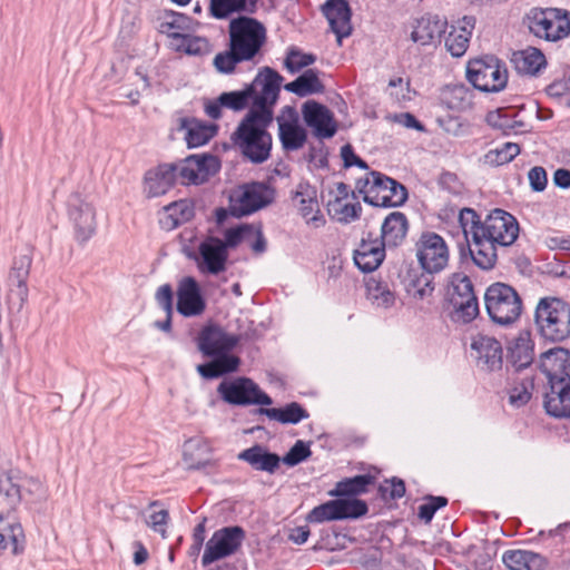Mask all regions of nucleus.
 <instances>
[{
	"mask_svg": "<svg viewBox=\"0 0 570 570\" xmlns=\"http://www.w3.org/2000/svg\"><path fill=\"white\" fill-rule=\"evenodd\" d=\"M284 78L278 72L267 71L262 96L232 134L235 148L253 164H262L271 156L272 135L267 131L273 121V106L276 104Z\"/></svg>",
	"mask_w": 570,
	"mask_h": 570,
	"instance_id": "f257e3e1",
	"label": "nucleus"
},
{
	"mask_svg": "<svg viewBox=\"0 0 570 570\" xmlns=\"http://www.w3.org/2000/svg\"><path fill=\"white\" fill-rule=\"evenodd\" d=\"M540 370L546 377V412L557 419L570 417V352L554 347L542 353Z\"/></svg>",
	"mask_w": 570,
	"mask_h": 570,
	"instance_id": "f03ea898",
	"label": "nucleus"
},
{
	"mask_svg": "<svg viewBox=\"0 0 570 570\" xmlns=\"http://www.w3.org/2000/svg\"><path fill=\"white\" fill-rule=\"evenodd\" d=\"M534 324L546 341H566L570 337V305L559 297L540 298L534 311Z\"/></svg>",
	"mask_w": 570,
	"mask_h": 570,
	"instance_id": "7ed1b4c3",
	"label": "nucleus"
},
{
	"mask_svg": "<svg viewBox=\"0 0 570 570\" xmlns=\"http://www.w3.org/2000/svg\"><path fill=\"white\" fill-rule=\"evenodd\" d=\"M356 189L365 203L375 207H397L407 198L402 184L379 171H371L365 178L357 179Z\"/></svg>",
	"mask_w": 570,
	"mask_h": 570,
	"instance_id": "20e7f679",
	"label": "nucleus"
},
{
	"mask_svg": "<svg viewBox=\"0 0 570 570\" xmlns=\"http://www.w3.org/2000/svg\"><path fill=\"white\" fill-rule=\"evenodd\" d=\"M0 495L10 509L24 501L32 505L47 499V491L39 479L10 470L0 476Z\"/></svg>",
	"mask_w": 570,
	"mask_h": 570,
	"instance_id": "39448f33",
	"label": "nucleus"
},
{
	"mask_svg": "<svg viewBox=\"0 0 570 570\" xmlns=\"http://www.w3.org/2000/svg\"><path fill=\"white\" fill-rule=\"evenodd\" d=\"M485 309L490 318L499 325H510L522 313V299L518 292L504 283L490 285L484 293Z\"/></svg>",
	"mask_w": 570,
	"mask_h": 570,
	"instance_id": "423d86ee",
	"label": "nucleus"
},
{
	"mask_svg": "<svg viewBox=\"0 0 570 570\" xmlns=\"http://www.w3.org/2000/svg\"><path fill=\"white\" fill-rule=\"evenodd\" d=\"M228 33L232 48L248 60L254 59L266 42L265 26L257 19L246 16L230 20Z\"/></svg>",
	"mask_w": 570,
	"mask_h": 570,
	"instance_id": "0eeeda50",
	"label": "nucleus"
},
{
	"mask_svg": "<svg viewBox=\"0 0 570 570\" xmlns=\"http://www.w3.org/2000/svg\"><path fill=\"white\" fill-rule=\"evenodd\" d=\"M466 77L480 91L499 92L507 86L508 70L497 57L484 56L468 62Z\"/></svg>",
	"mask_w": 570,
	"mask_h": 570,
	"instance_id": "6e6552de",
	"label": "nucleus"
},
{
	"mask_svg": "<svg viewBox=\"0 0 570 570\" xmlns=\"http://www.w3.org/2000/svg\"><path fill=\"white\" fill-rule=\"evenodd\" d=\"M246 539L245 530L239 525H229L216 530L205 544L202 564H209L235 554Z\"/></svg>",
	"mask_w": 570,
	"mask_h": 570,
	"instance_id": "1a4fd4ad",
	"label": "nucleus"
},
{
	"mask_svg": "<svg viewBox=\"0 0 570 570\" xmlns=\"http://www.w3.org/2000/svg\"><path fill=\"white\" fill-rule=\"evenodd\" d=\"M448 295L456 321L470 323L478 316V298L474 294L472 282L466 275L455 273L451 276Z\"/></svg>",
	"mask_w": 570,
	"mask_h": 570,
	"instance_id": "9d476101",
	"label": "nucleus"
},
{
	"mask_svg": "<svg viewBox=\"0 0 570 570\" xmlns=\"http://www.w3.org/2000/svg\"><path fill=\"white\" fill-rule=\"evenodd\" d=\"M530 31L548 41L570 35V13L556 8L534 11L529 21Z\"/></svg>",
	"mask_w": 570,
	"mask_h": 570,
	"instance_id": "9b49d317",
	"label": "nucleus"
},
{
	"mask_svg": "<svg viewBox=\"0 0 570 570\" xmlns=\"http://www.w3.org/2000/svg\"><path fill=\"white\" fill-rule=\"evenodd\" d=\"M275 197V190L264 183L240 186L230 196V209L236 216L249 215L267 205Z\"/></svg>",
	"mask_w": 570,
	"mask_h": 570,
	"instance_id": "f8f14e48",
	"label": "nucleus"
},
{
	"mask_svg": "<svg viewBox=\"0 0 570 570\" xmlns=\"http://www.w3.org/2000/svg\"><path fill=\"white\" fill-rule=\"evenodd\" d=\"M416 258L423 271L439 273L449 262V249L445 240L433 232L422 233L415 244Z\"/></svg>",
	"mask_w": 570,
	"mask_h": 570,
	"instance_id": "ddd939ff",
	"label": "nucleus"
},
{
	"mask_svg": "<svg viewBox=\"0 0 570 570\" xmlns=\"http://www.w3.org/2000/svg\"><path fill=\"white\" fill-rule=\"evenodd\" d=\"M217 391L225 402L233 405H271L273 403L271 396L264 393L253 380L247 377L222 382Z\"/></svg>",
	"mask_w": 570,
	"mask_h": 570,
	"instance_id": "4468645a",
	"label": "nucleus"
},
{
	"mask_svg": "<svg viewBox=\"0 0 570 570\" xmlns=\"http://www.w3.org/2000/svg\"><path fill=\"white\" fill-rule=\"evenodd\" d=\"M367 512L364 501L357 499H336L313 508L306 517L309 523H323L334 520L357 519Z\"/></svg>",
	"mask_w": 570,
	"mask_h": 570,
	"instance_id": "2eb2a0df",
	"label": "nucleus"
},
{
	"mask_svg": "<svg viewBox=\"0 0 570 570\" xmlns=\"http://www.w3.org/2000/svg\"><path fill=\"white\" fill-rule=\"evenodd\" d=\"M174 165L177 179L183 185H200L220 168L218 158L208 154L191 155Z\"/></svg>",
	"mask_w": 570,
	"mask_h": 570,
	"instance_id": "dca6fc26",
	"label": "nucleus"
},
{
	"mask_svg": "<svg viewBox=\"0 0 570 570\" xmlns=\"http://www.w3.org/2000/svg\"><path fill=\"white\" fill-rule=\"evenodd\" d=\"M481 236L500 246L512 245L519 235L517 219L503 209H494L483 222Z\"/></svg>",
	"mask_w": 570,
	"mask_h": 570,
	"instance_id": "f3484780",
	"label": "nucleus"
},
{
	"mask_svg": "<svg viewBox=\"0 0 570 570\" xmlns=\"http://www.w3.org/2000/svg\"><path fill=\"white\" fill-rule=\"evenodd\" d=\"M68 216L73 224L76 237L85 243L96 232V212L92 204L81 194L72 193L67 200Z\"/></svg>",
	"mask_w": 570,
	"mask_h": 570,
	"instance_id": "a211bd4d",
	"label": "nucleus"
},
{
	"mask_svg": "<svg viewBox=\"0 0 570 570\" xmlns=\"http://www.w3.org/2000/svg\"><path fill=\"white\" fill-rule=\"evenodd\" d=\"M471 356L479 371L495 373L501 371L503 365V348L501 343L488 335L479 334L472 338Z\"/></svg>",
	"mask_w": 570,
	"mask_h": 570,
	"instance_id": "6ab92c4d",
	"label": "nucleus"
},
{
	"mask_svg": "<svg viewBox=\"0 0 570 570\" xmlns=\"http://www.w3.org/2000/svg\"><path fill=\"white\" fill-rule=\"evenodd\" d=\"M303 120L317 139L332 138L337 131L334 114L324 105L307 100L302 106Z\"/></svg>",
	"mask_w": 570,
	"mask_h": 570,
	"instance_id": "aec40b11",
	"label": "nucleus"
},
{
	"mask_svg": "<svg viewBox=\"0 0 570 570\" xmlns=\"http://www.w3.org/2000/svg\"><path fill=\"white\" fill-rule=\"evenodd\" d=\"M276 120L283 149L287 151L301 149L306 142L307 134L298 124L297 111L291 106H285Z\"/></svg>",
	"mask_w": 570,
	"mask_h": 570,
	"instance_id": "412c9836",
	"label": "nucleus"
},
{
	"mask_svg": "<svg viewBox=\"0 0 570 570\" xmlns=\"http://www.w3.org/2000/svg\"><path fill=\"white\" fill-rule=\"evenodd\" d=\"M267 71L276 72L274 69L269 67H264L257 73L254 81L245 89L223 92L222 95H219V104L223 105L225 108L232 109L234 111L245 109L249 102H252L253 105L252 108H255V101L263 94L265 79H267Z\"/></svg>",
	"mask_w": 570,
	"mask_h": 570,
	"instance_id": "4be33fe9",
	"label": "nucleus"
},
{
	"mask_svg": "<svg viewBox=\"0 0 570 570\" xmlns=\"http://www.w3.org/2000/svg\"><path fill=\"white\" fill-rule=\"evenodd\" d=\"M446 27V20L431 13L413 18L407 24V28L411 30L410 39L420 46H429L440 41Z\"/></svg>",
	"mask_w": 570,
	"mask_h": 570,
	"instance_id": "5701e85b",
	"label": "nucleus"
},
{
	"mask_svg": "<svg viewBox=\"0 0 570 570\" xmlns=\"http://www.w3.org/2000/svg\"><path fill=\"white\" fill-rule=\"evenodd\" d=\"M322 13L330 24V29L336 36L338 46L342 40L352 35V10L346 0H326L322 6Z\"/></svg>",
	"mask_w": 570,
	"mask_h": 570,
	"instance_id": "b1692460",
	"label": "nucleus"
},
{
	"mask_svg": "<svg viewBox=\"0 0 570 570\" xmlns=\"http://www.w3.org/2000/svg\"><path fill=\"white\" fill-rule=\"evenodd\" d=\"M238 342V335L229 334L215 324L205 326L198 335V348L206 356L229 352Z\"/></svg>",
	"mask_w": 570,
	"mask_h": 570,
	"instance_id": "393cba45",
	"label": "nucleus"
},
{
	"mask_svg": "<svg viewBox=\"0 0 570 570\" xmlns=\"http://www.w3.org/2000/svg\"><path fill=\"white\" fill-rule=\"evenodd\" d=\"M198 268L202 273L218 275L226 269L228 252L218 237H207L198 247Z\"/></svg>",
	"mask_w": 570,
	"mask_h": 570,
	"instance_id": "a878e982",
	"label": "nucleus"
},
{
	"mask_svg": "<svg viewBox=\"0 0 570 570\" xmlns=\"http://www.w3.org/2000/svg\"><path fill=\"white\" fill-rule=\"evenodd\" d=\"M295 205L305 220L312 228H321L326 220L320 209L316 189L308 184H299L294 196Z\"/></svg>",
	"mask_w": 570,
	"mask_h": 570,
	"instance_id": "bb28decb",
	"label": "nucleus"
},
{
	"mask_svg": "<svg viewBox=\"0 0 570 570\" xmlns=\"http://www.w3.org/2000/svg\"><path fill=\"white\" fill-rule=\"evenodd\" d=\"M206 302L200 288L193 277L180 281L177 289V312L185 317L198 316L204 313Z\"/></svg>",
	"mask_w": 570,
	"mask_h": 570,
	"instance_id": "cd10ccee",
	"label": "nucleus"
},
{
	"mask_svg": "<svg viewBox=\"0 0 570 570\" xmlns=\"http://www.w3.org/2000/svg\"><path fill=\"white\" fill-rule=\"evenodd\" d=\"M31 264L32 254L27 249L14 256L9 272L8 282L11 287L10 293L18 297L19 307H21L28 298L27 279L29 277Z\"/></svg>",
	"mask_w": 570,
	"mask_h": 570,
	"instance_id": "c85d7f7f",
	"label": "nucleus"
},
{
	"mask_svg": "<svg viewBox=\"0 0 570 570\" xmlns=\"http://www.w3.org/2000/svg\"><path fill=\"white\" fill-rule=\"evenodd\" d=\"M177 180L174 164H163L146 171L144 177V193L147 197L165 195Z\"/></svg>",
	"mask_w": 570,
	"mask_h": 570,
	"instance_id": "c756f323",
	"label": "nucleus"
},
{
	"mask_svg": "<svg viewBox=\"0 0 570 570\" xmlns=\"http://www.w3.org/2000/svg\"><path fill=\"white\" fill-rule=\"evenodd\" d=\"M474 27L475 18L472 16H464L458 20L456 24L451 27L450 32L445 37L444 45L453 57L459 58L465 53Z\"/></svg>",
	"mask_w": 570,
	"mask_h": 570,
	"instance_id": "7c9ffc66",
	"label": "nucleus"
},
{
	"mask_svg": "<svg viewBox=\"0 0 570 570\" xmlns=\"http://www.w3.org/2000/svg\"><path fill=\"white\" fill-rule=\"evenodd\" d=\"M180 20H184L183 14L174 16L173 21L167 22L165 26L167 27L168 36L176 40V47L178 50H183L187 55L190 56H204L209 52V43L205 38L195 37L190 35H184L177 31L179 29Z\"/></svg>",
	"mask_w": 570,
	"mask_h": 570,
	"instance_id": "2f4dec72",
	"label": "nucleus"
},
{
	"mask_svg": "<svg viewBox=\"0 0 570 570\" xmlns=\"http://www.w3.org/2000/svg\"><path fill=\"white\" fill-rule=\"evenodd\" d=\"M409 223L405 215L401 212L390 213L381 226V240L385 248H395L400 246L406 237Z\"/></svg>",
	"mask_w": 570,
	"mask_h": 570,
	"instance_id": "473e14b6",
	"label": "nucleus"
},
{
	"mask_svg": "<svg viewBox=\"0 0 570 570\" xmlns=\"http://www.w3.org/2000/svg\"><path fill=\"white\" fill-rule=\"evenodd\" d=\"M385 257V247L379 239H362L354 252V263L364 273L375 271Z\"/></svg>",
	"mask_w": 570,
	"mask_h": 570,
	"instance_id": "72a5a7b5",
	"label": "nucleus"
},
{
	"mask_svg": "<svg viewBox=\"0 0 570 570\" xmlns=\"http://www.w3.org/2000/svg\"><path fill=\"white\" fill-rule=\"evenodd\" d=\"M184 131V139L188 148H197L207 144L216 134L215 125H207L196 118H180L177 128Z\"/></svg>",
	"mask_w": 570,
	"mask_h": 570,
	"instance_id": "f704fd0d",
	"label": "nucleus"
},
{
	"mask_svg": "<svg viewBox=\"0 0 570 570\" xmlns=\"http://www.w3.org/2000/svg\"><path fill=\"white\" fill-rule=\"evenodd\" d=\"M511 63L518 73L535 77L547 66V60L541 50L528 47L512 53Z\"/></svg>",
	"mask_w": 570,
	"mask_h": 570,
	"instance_id": "c9c22d12",
	"label": "nucleus"
},
{
	"mask_svg": "<svg viewBox=\"0 0 570 570\" xmlns=\"http://www.w3.org/2000/svg\"><path fill=\"white\" fill-rule=\"evenodd\" d=\"M502 561L510 570H544L547 566L541 554L528 550H508Z\"/></svg>",
	"mask_w": 570,
	"mask_h": 570,
	"instance_id": "e433bc0d",
	"label": "nucleus"
},
{
	"mask_svg": "<svg viewBox=\"0 0 570 570\" xmlns=\"http://www.w3.org/2000/svg\"><path fill=\"white\" fill-rule=\"evenodd\" d=\"M237 458L247 462L255 470L268 473H274L281 461L277 454L268 452L264 446L258 444L242 451Z\"/></svg>",
	"mask_w": 570,
	"mask_h": 570,
	"instance_id": "4c0bfd02",
	"label": "nucleus"
},
{
	"mask_svg": "<svg viewBox=\"0 0 570 570\" xmlns=\"http://www.w3.org/2000/svg\"><path fill=\"white\" fill-rule=\"evenodd\" d=\"M471 258L482 269H491L497 262L495 244L489 238L474 233L472 239L468 240Z\"/></svg>",
	"mask_w": 570,
	"mask_h": 570,
	"instance_id": "58836bf2",
	"label": "nucleus"
},
{
	"mask_svg": "<svg viewBox=\"0 0 570 570\" xmlns=\"http://www.w3.org/2000/svg\"><path fill=\"white\" fill-rule=\"evenodd\" d=\"M214 357L212 362L197 366L198 373L205 379H216L224 374L235 372L240 363L239 357L230 355L228 352L216 354Z\"/></svg>",
	"mask_w": 570,
	"mask_h": 570,
	"instance_id": "ea45409f",
	"label": "nucleus"
},
{
	"mask_svg": "<svg viewBox=\"0 0 570 570\" xmlns=\"http://www.w3.org/2000/svg\"><path fill=\"white\" fill-rule=\"evenodd\" d=\"M210 446L202 439H190L185 442L183 460L188 469L199 470L209 464Z\"/></svg>",
	"mask_w": 570,
	"mask_h": 570,
	"instance_id": "a19ab883",
	"label": "nucleus"
},
{
	"mask_svg": "<svg viewBox=\"0 0 570 570\" xmlns=\"http://www.w3.org/2000/svg\"><path fill=\"white\" fill-rule=\"evenodd\" d=\"M509 353L513 365L520 370L530 365L533 361V343L530 333H520L509 345Z\"/></svg>",
	"mask_w": 570,
	"mask_h": 570,
	"instance_id": "79ce46f5",
	"label": "nucleus"
},
{
	"mask_svg": "<svg viewBox=\"0 0 570 570\" xmlns=\"http://www.w3.org/2000/svg\"><path fill=\"white\" fill-rule=\"evenodd\" d=\"M259 414L266 415L271 420H276L283 424H297L309 416L308 412L297 402H292L282 409L258 410Z\"/></svg>",
	"mask_w": 570,
	"mask_h": 570,
	"instance_id": "37998d69",
	"label": "nucleus"
},
{
	"mask_svg": "<svg viewBox=\"0 0 570 570\" xmlns=\"http://www.w3.org/2000/svg\"><path fill=\"white\" fill-rule=\"evenodd\" d=\"M284 89L297 95L298 97H305L311 94L323 92L324 86L320 81L317 72L313 69H307L295 80L286 83Z\"/></svg>",
	"mask_w": 570,
	"mask_h": 570,
	"instance_id": "c03bdc74",
	"label": "nucleus"
},
{
	"mask_svg": "<svg viewBox=\"0 0 570 570\" xmlns=\"http://www.w3.org/2000/svg\"><path fill=\"white\" fill-rule=\"evenodd\" d=\"M433 274L425 271L420 274H410L405 284L406 293L414 299L420 301L430 297L434 291Z\"/></svg>",
	"mask_w": 570,
	"mask_h": 570,
	"instance_id": "a18cd8bd",
	"label": "nucleus"
},
{
	"mask_svg": "<svg viewBox=\"0 0 570 570\" xmlns=\"http://www.w3.org/2000/svg\"><path fill=\"white\" fill-rule=\"evenodd\" d=\"M374 478L370 474H361L354 478L344 479L336 483L335 489L331 492L336 497H351L366 491L367 485L372 484Z\"/></svg>",
	"mask_w": 570,
	"mask_h": 570,
	"instance_id": "49530a36",
	"label": "nucleus"
},
{
	"mask_svg": "<svg viewBox=\"0 0 570 570\" xmlns=\"http://www.w3.org/2000/svg\"><path fill=\"white\" fill-rule=\"evenodd\" d=\"M367 298L377 307L389 308L395 302L394 293L389 286L375 278L366 282Z\"/></svg>",
	"mask_w": 570,
	"mask_h": 570,
	"instance_id": "de8ad7c7",
	"label": "nucleus"
},
{
	"mask_svg": "<svg viewBox=\"0 0 570 570\" xmlns=\"http://www.w3.org/2000/svg\"><path fill=\"white\" fill-rule=\"evenodd\" d=\"M520 154V147L514 142H504L502 146L490 149L483 157L484 164L501 166L512 161Z\"/></svg>",
	"mask_w": 570,
	"mask_h": 570,
	"instance_id": "09e8293b",
	"label": "nucleus"
},
{
	"mask_svg": "<svg viewBox=\"0 0 570 570\" xmlns=\"http://www.w3.org/2000/svg\"><path fill=\"white\" fill-rule=\"evenodd\" d=\"M210 13L216 19H226L234 12L246 10V0H210Z\"/></svg>",
	"mask_w": 570,
	"mask_h": 570,
	"instance_id": "8fccbe9b",
	"label": "nucleus"
},
{
	"mask_svg": "<svg viewBox=\"0 0 570 570\" xmlns=\"http://www.w3.org/2000/svg\"><path fill=\"white\" fill-rule=\"evenodd\" d=\"M243 61H249L247 58H243L232 46L229 45L228 50L219 52L214 58L215 68L222 73H230L234 71L237 63Z\"/></svg>",
	"mask_w": 570,
	"mask_h": 570,
	"instance_id": "3c124183",
	"label": "nucleus"
},
{
	"mask_svg": "<svg viewBox=\"0 0 570 570\" xmlns=\"http://www.w3.org/2000/svg\"><path fill=\"white\" fill-rule=\"evenodd\" d=\"M315 60L316 57L314 55L304 53L296 48H292L287 52L284 66L289 73H296L301 71L303 68L313 65Z\"/></svg>",
	"mask_w": 570,
	"mask_h": 570,
	"instance_id": "603ef678",
	"label": "nucleus"
},
{
	"mask_svg": "<svg viewBox=\"0 0 570 570\" xmlns=\"http://www.w3.org/2000/svg\"><path fill=\"white\" fill-rule=\"evenodd\" d=\"M459 222L464 233L466 240L472 239L474 233L481 235L480 230L483 229V223L480 222V217L475 210L471 208H463L459 215Z\"/></svg>",
	"mask_w": 570,
	"mask_h": 570,
	"instance_id": "864d4df0",
	"label": "nucleus"
},
{
	"mask_svg": "<svg viewBox=\"0 0 570 570\" xmlns=\"http://www.w3.org/2000/svg\"><path fill=\"white\" fill-rule=\"evenodd\" d=\"M532 380H523L519 383H515L509 391L510 404L515 407L525 405L532 396Z\"/></svg>",
	"mask_w": 570,
	"mask_h": 570,
	"instance_id": "5fc2aeb1",
	"label": "nucleus"
},
{
	"mask_svg": "<svg viewBox=\"0 0 570 570\" xmlns=\"http://www.w3.org/2000/svg\"><path fill=\"white\" fill-rule=\"evenodd\" d=\"M252 233V225L243 224L225 230L223 245L228 252L229 248H235L243 242L248 240V234Z\"/></svg>",
	"mask_w": 570,
	"mask_h": 570,
	"instance_id": "6e6d98bb",
	"label": "nucleus"
},
{
	"mask_svg": "<svg viewBox=\"0 0 570 570\" xmlns=\"http://www.w3.org/2000/svg\"><path fill=\"white\" fill-rule=\"evenodd\" d=\"M312 452L309 446L305 442L298 440L284 455L283 462L288 466H295L309 458Z\"/></svg>",
	"mask_w": 570,
	"mask_h": 570,
	"instance_id": "4d7b16f0",
	"label": "nucleus"
},
{
	"mask_svg": "<svg viewBox=\"0 0 570 570\" xmlns=\"http://www.w3.org/2000/svg\"><path fill=\"white\" fill-rule=\"evenodd\" d=\"M426 500L429 502L419 508V518L425 523H430L435 512L448 504V499L445 497L429 495Z\"/></svg>",
	"mask_w": 570,
	"mask_h": 570,
	"instance_id": "13d9d810",
	"label": "nucleus"
},
{
	"mask_svg": "<svg viewBox=\"0 0 570 570\" xmlns=\"http://www.w3.org/2000/svg\"><path fill=\"white\" fill-rule=\"evenodd\" d=\"M6 531L11 543L12 553L14 556L22 554L26 548V537L21 524L19 522L9 524Z\"/></svg>",
	"mask_w": 570,
	"mask_h": 570,
	"instance_id": "bf43d9fd",
	"label": "nucleus"
},
{
	"mask_svg": "<svg viewBox=\"0 0 570 570\" xmlns=\"http://www.w3.org/2000/svg\"><path fill=\"white\" fill-rule=\"evenodd\" d=\"M335 212L337 215V219L340 222L350 223L360 217L362 206L360 203H345L343 204L341 199H335Z\"/></svg>",
	"mask_w": 570,
	"mask_h": 570,
	"instance_id": "052dcab7",
	"label": "nucleus"
},
{
	"mask_svg": "<svg viewBox=\"0 0 570 570\" xmlns=\"http://www.w3.org/2000/svg\"><path fill=\"white\" fill-rule=\"evenodd\" d=\"M168 518V511L163 509L159 511H154L146 520V523L155 532L159 533L163 538H166V525Z\"/></svg>",
	"mask_w": 570,
	"mask_h": 570,
	"instance_id": "680f3d73",
	"label": "nucleus"
},
{
	"mask_svg": "<svg viewBox=\"0 0 570 570\" xmlns=\"http://www.w3.org/2000/svg\"><path fill=\"white\" fill-rule=\"evenodd\" d=\"M528 179L534 191H543L548 184L547 171L541 166L531 168L528 173Z\"/></svg>",
	"mask_w": 570,
	"mask_h": 570,
	"instance_id": "e2e57ef3",
	"label": "nucleus"
},
{
	"mask_svg": "<svg viewBox=\"0 0 570 570\" xmlns=\"http://www.w3.org/2000/svg\"><path fill=\"white\" fill-rule=\"evenodd\" d=\"M156 301L166 314L173 315V288L169 284H164L157 289Z\"/></svg>",
	"mask_w": 570,
	"mask_h": 570,
	"instance_id": "0e129e2a",
	"label": "nucleus"
},
{
	"mask_svg": "<svg viewBox=\"0 0 570 570\" xmlns=\"http://www.w3.org/2000/svg\"><path fill=\"white\" fill-rule=\"evenodd\" d=\"M246 243L249 244V247L255 254H263L266 250V239L259 227L252 225V233L248 234V240H246Z\"/></svg>",
	"mask_w": 570,
	"mask_h": 570,
	"instance_id": "69168bd1",
	"label": "nucleus"
},
{
	"mask_svg": "<svg viewBox=\"0 0 570 570\" xmlns=\"http://www.w3.org/2000/svg\"><path fill=\"white\" fill-rule=\"evenodd\" d=\"M487 121L490 126L500 129L511 128L510 118L507 115V110L499 109L497 111L489 112Z\"/></svg>",
	"mask_w": 570,
	"mask_h": 570,
	"instance_id": "338daca9",
	"label": "nucleus"
},
{
	"mask_svg": "<svg viewBox=\"0 0 570 570\" xmlns=\"http://www.w3.org/2000/svg\"><path fill=\"white\" fill-rule=\"evenodd\" d=\"M394 122L409 128L416 129L417 131H424V126L410 112L396 114L393 117Z\"/></svg>",
	"mask_w": 570,
	"mask_h": 570,
	"instance_id": "774afa93",
	"label": "nucleus"
}]
</instances>
